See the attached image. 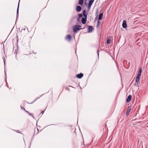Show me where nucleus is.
Here are the masks:
<instances>
[{"mask_svg": "<svg viewBox=\"0 0 148 148\" xmlns=\"http://www.w3.org/2000/svg\"><path fill=\"white\" fill-rule=\"evenodd\" d=\"M81 26L78 25H75L73 28V31L75 33L77 32V31L80 29H83L84 28H81Z\"/></svg>", "mask_w": 148, "mask_h": 148, "instance_id": "obj_1", "label": "nucleus"}, {"mask_svg": "<svg viewBox=\"0 0 148 148\" xmlns=\"http://www.w3.org/2000/svg\"><path fill=\"white\" fill-rule=\"evenodd\" d=\"M94 1V0H90L89 1V3L92 4Z\"/></svg>", "mask_w": 148, "mask_h": 148, "instance_id": "obj_19", "label": "nucleus"}, {"mask_svg": "<svg viewBox=\"0 0 148 148\" xmlns=\"http://www.w3.org/2000/svg\"><path fill=\"white\" fill-rule=\"evenodd\" d=\"M82 16V14H79L78 15L79 18L77 19V20H79V18H81Z\"/></svg>", "mask_w": 148, "mask_h": 148, "instance_id": "obj_18", "label": "nucleus"}, {"mask_svg": "<svg viewBox=\"0 0 148 148\" xmlns=\"http://www.w3.org/2000/svg\"><path fill=\"white\" fill-rule=\"evenodd\" d=\"M28 113H29V115H32L30 114L28 112Z\"/></svg>", "mask_w": 148, "mask_h": 148, "instance_id": "obj_27", "label": "nucleus"}, {"mask_svg": "<svg viewBox=\"0 0 148 148\" xmlns=\"http://www.w3.org/2000/svg\"><path fill=\"white\" fill-rule=\"evenodd\" d=\"M131 105L130 106H129L128 107L127 109V112L126 113V116H127L129 115V113L131 111Z\"/></svg>", "mask_w": 148, "mask_h": 148, "instance_id": "obj_4", "label": "nucleus"}, {"mask_svg": "<svg viewBox=\"0 0 148 148\" xmlns=\"http://www.w3.org/2000/svg\"><path fill=\"white\" fill-rule=\"evenodd\" d=\"M142 72V70L141 69V68H140L139 69V71L138 73V74L136 76V79L137 80L138 79V78H140L141 75V73Z\"/></svg>", "mask_w": 148, "mask_h": 148, "instance_id": "obj_3", "label": "nucleus"}, {"mask_svg": "<svg viewBox=\"0 0 148 148\" xmlns=\"http://www.w3.org/2000/svg\"><path fill=\"white\" fill-rule=\"evenodd\" d=\"M140 78H139L137 80L136 77V78L135 83L134 84V86H138V85L140 84L139 82L140 80Z\"/></svg>", "mask_w": 148, "mask_h": 148, "instance_id": "obj_6", "label": "nucleus"}, {"mask_svg": "<svg viewBox=\"0 0 148 148\" xmlns=\"http://www.w3.org/2000/svg\"><path fill=\"white\" fill-rule=\"evenodd\" d=\"M87 18H84L83 17L82 18V23L83 24H85L86 23V22Z\"/></svg>", "mask_w": 148, "mask_h": 148, "instance_id": "obj_7", "label": "nucleus"}, {"mask_svg": "<svg viewBox=\"0 0 148 148\" xmlns=\"http://www.w3.org/2000/svg\"><path fill=\"white\" fill-rule=\"evenodd\" d=\"M66 38L68 40H70L71 38V36L70 35H68Z\"/></svg>", "mask_w": 148, "mask_h": 148, "instance_id": "obj_15", "label": "nucleus"}, {"mask_svg": "<svg viewBox=\"0 0 148 148\" xmlns=\"http://www.w3.org/2000/svg\"><path fill=\"white\" fill-rule=\"evenodd\" d=\"M25 29H26V28H24L23 29H21V32H22V31L23 30H24L25 31Z\"/></svg>", "mask_w": 148, "mask_h": 148, "instance_id": "obj_24", "label": "nucleus"}, {"mask_svg": "<svg viewBox=\"0 0 148 148\" xmlns=\"http://www.w3.org/2000/svg\"><path fill=\"white\" fill-rule=\"evenodd\" d=\"M67 89L68 90H69V88H67Z\"/></svg>", "mask_w": 148, "mask_h": 148, "instance_id": "obj_29", "label": "nucleus"}, {"mask_svg": "<svg viewBox=\"0 0 148 148\" xmlns=\"http://www.w3.org/2000/svg\"><path fill=\"white\" fill-rule=\"evenodd\" d=\"M19 1L18 2V8H17V10L16 15H17V16H18V9H19Z\"/></svg>", "mask_w": 148, "mask_h": 148, "instance_id": "obj_14", "label": "nucleus"}, {"mask_svg": "<svg viewBox=\"0 0 148 148\" xmlns=\"http://www.w3.org/2000/svg\"><path fill=\"white\" fill-rule=\"evenodd\" d=\"M5 75H6V73H5Z\"/></svg>", "mask_w": 148, "mask_h": 148, "instance_id": "obj_30", "label": "nucleus"}, {"mask_svg": "<svg viewBox=\"0 0 148 148\" xmlns=\"http://www.w3.org/2000/svg\"><path fill=\"white\" fill-rule=\"evenodd\" d=\"M102 10L100 11V14L99 15V17L97 18V23L96 25V27L97 29H98L99 25L100 24V20L102 19V13H101Z\"/></svg>", "mask_w": 148, "mask_h": 148, "instance_id": "obj_2", "label": "nucleus"}, {"mask_svg": "<svg viewBox=\"0 0 148 148\" xmlns=\"http://www.w3.org/2000/svg\"><path fill=\"white\" fill-rule=\"evenodd\" d=\"M83 76V74L80 73V74L77 75L76 77L79 79L81 78Z\"/></svg>", "mask_w": 148, "mask_h": 148, "instance_id": "obj_10", "label": "nucleus"}, {"mask_svg": "<svg viewBox=\"0 0 148 148\" xmlns=\"http://www.w3.org/2000/svg\"><path fill=\"white\" fill-rule=\"evenodd\" d=\"M69 86L71 87H72V86Z\"/></svg>", "mask_w": 148, "mask_h": 148, "instance_id": "obj_33", "label": "nucleus"}, {"mask_svg": "<svg viewBox=\"0 0 148 148\" xmlns=\"http://www.w3.org/2000/svg\"><path fill=\"white\" fill-rule=\"evenodd\" d=\"M82 10V7L79 5L77 6L76 8V11L77 12H79L81 11Z\"/></svg>", "mask_w": 148, "mask_h": 148, "instance_id": "obj_11", "label": "nucleus"}, {"mask_svg": "<svg viewBox=\"0 0 148 148\" xmlns=\"http://www.w3.org/2000/svg\"><path fill=\"white\" fill-rule=\"evenodd\" d=\"M36 99L34 101H36Z\"/></svg>", "mask_w": 148, "mask_h": 148, "instance_id": "obj_31", "label": "nucleus"}, {"mask_svg": "<svg viewBox=\"0 0 148 148\" xmlns=\"http://www.w3.org/2000/svg\"><path fill=\"white\" fill-rule=\"evenodd\" d=\"M67 89L68 90H69V88H67Z\"/></svg>", "mask_w": 148, "mask_h": 148, "instance_id": "obj_28", "label": "nucleus"}, {"mask_svg": "<svg viewBox=\"0 0 148 148\" xmlns=\"http://www.w3.org/2000/svg\"><path fill=\"white\" fill-rule=\"evenodd\" d=\"M3 60L4 63L5 64V58L3 57Z\"/></svg>", "mask_w": 148, "mask_h": 148, "instance_id": "obj_22", "label": "nucleus"}, {"mask_svg": "<svg viewBox=\"0 0 148 148\" xmlns=\"http://www.w3.org/2000/svg\"><path fill=\"white\" fill-rule=\"evenodd\" d=\"M122 26L124 28H126L127 27L126 22V21L125 20H124L123 21V23H122Z\"/></svg>", "mask_w": 148, "mask_h": 148, "instance_id": "obj_9", "label": "nucleus"}, {"mask_svg": "<svg viewBox=\"0 0 148 148\" xmlns=\"http://www.w3.org/2000/svg\"><path fill=\"white\" fill-rule=\"evenodd\" d=\"M97 18H97H97L96 19H95V21L97 20Z\"/></svg>", "mask_w": 148, "mask_h": 148, "instance_id": "obj_26", "label": "nucleus"}, {"mask_svg": "<svg viewBox=\"0 0 148 148\" xmlns=\"http://www.w3.org/2000/svg\"><path fill=\"white\" fill-rule=\"evenodd\" d=\"M92 4H90L89 3H88V8L89 9L91 7V6L92 5Z\"/></svg>", "mask_w": 148, "mask_h": 148, "instance_id": "obj_20", "label": "nucleus"}, {"mask_svg": "<svg viewBox=\"0 0 148 148\" xmlns=\"http://www.w3.org/2000/svg\"><path fill=\"white\" fill-rule=\"evenodd\" d=\"M18 16H17V15H16V21L17 19H18Z\"/></svg>", "mask_w": 148, "mask_h": 148, "instance_id": "obj_23", "label": "nucleus"}, {"mask_svg": "<svg viewBox=\"0 0 148 148\" xmlns=\"http://www.w3.org/2000/svg\"><path fill=\"white\" fill-rule=\"evenodd\" d=\"M110 40L109 39H107V38L106 39V43L108 44H109L110 43Z\"/></svg>", "mask_w": 148, "mask_h": 148, "instance_id": "obj_16", "label": "nucleus"}, {"mask_svg": "<svg viewBox=\"0 0 148 148\" xmlns=\"http://www.w3.org/2000/svg\"><path fill=\"white\" fill-rule=\"evenodd\" d=\"M27 30H28V28H27Z\"/></svg>", "mask_w": 148, "mask_h": 148, "instance_id": "obj_32", "label": "nucleus"}, {"mask_svg": "<svg viewBox=\"0 0 148 148\" xmlns=\"http://www.w3.org/2000/svg\"><path fill=\"white\" fill-rule=\"evenodd\" d=\"M99 49H98V50H97V54H98V56H99V53H98V51H99Z\"/></svg>", "mask_w": 148, "mask_h": 148, "instance_id": "obj_25", "label": "nucleus"}, {"mask_svg": "<svg viewBox=\"0 0 148 148\" xmlns=\"http://www.w3.org/2000/svg\"><path fill=\"white\" fill-rule=\"evenodd\" d=\"M21 108L23 110H25V111L27 113H28V112L26 111L25 110V109H24V108H23V107H21Z\"/></svg>", "mask_w": 148, "mask_h": 148, "instance_id": "obj_21", "label": "nucleus"}, {"mask_svg": "<svg viewBox=\"0 0 148 148\" xmlns=\"http://www.w3.org/2000/svg\"><path fill=\"white\" fill-rule=\"evenodd\" d=\"M98 12H99L98 10H97L96 12V13L95 14V16H96V17L95 18V19H96L98 17Z\"/></svg>", "mask_w": 148, "mask_h": 148, "instance_id": "obj_17", "label": "nucleus"}, {"mask_svg": "<svg viewBox=\"0 0 148 148\" xmlns=\"http://www.w3.org/2000/svg\"><path fill=\"white\" fill-rule=\"evenodd\" d=\"M132 99V96L131 95H129L128 97L126 99V102H129Z\"/></svg>", "mask_w": 148, "mask_h": 148, "instance_id": "obj_12", "label": "nucleus"}, {"mask_svg": "<svg viewBox=\"0 0 148 148\" xmlns=\"http://www.w3.org/2000/svg\"><path fill=\"white\" fill-rule=\"evenodd\" d=\"M84 0H79V5H82L83 3Z\"/></svg>", "mask_w": 148, "mask_h": 148, "instance_id": "obj_13", "label": "nucleus"}, {"mask_svg": "<svg viewBox=\"0 0 148 148\" xmlns=\"http://www.w3.org/2000/svg\"><path fill=\"white\" fill-rule=\"evenodd\" d=\"M87 14L88 13L85 10H84L83 12V15L84 17V18H87Z\"/></svg>", "mask_w": 148, "mask_h": 148, "instance_id": "obj_8", "label": "nucleus"}, {"mask_svg": "<svg viewBox=\"0 0 148 148\" xmlns=\"http://www.w3.org/2000/svg\"><path fill=\"white\" fill-rule=\"evenodd\" d=\"M93 29V27L91 26H89L88 28V33L91 32Z\"/></svg>", "mask_w": 148, "mask_h": 148, "instance_id": "obj_5", "label": "nucleus"}]
</instances>
